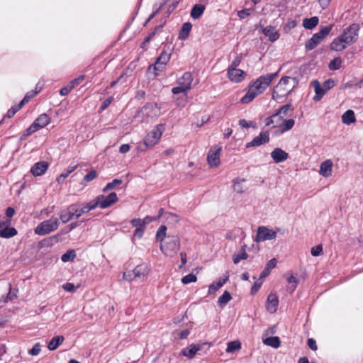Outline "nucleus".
Masks as SVG:
<instances>
[{
    "instance_id": "obj_1",
    "label": "nucleus",
    "mask_w": 363,
    "mask_h": 363,
    "mask_svg": "<svg viewBox=\"0 0 363 363\" xmlns=\"http://www.w3.org/2000/svg\"><path fill=\"white\" fill-rule=\"evenodd\" d=\"M297 84L298 82L296 78L290 77H282L274 87L272 99L279 101L285 98L297 86Z\"/></svg>"
},
{
    "instance_id": "obj_2",
    "label": "nucleus",
    "mask_w": 363,
    "mask_h": 363,
    "mask_svg": "<svg viewBox=\"0 0 363 363\" xmlns=\"http://www.w3.org/2000/svg\"><path fill=\"white\" fill-rule=\"evenodd\" d=\"M164 125L159 124L156 125L144 138L143 143L139 145V148L145 151L146 148L153 147L160 140L163 132L164 131Z\"/></svg>"
},
{
    "instance_id": "obj_3",
    "label": "nucleus",
    "mask_w": 363,
    "mask_h": 363,
    "mask_svg": "<svg viewBox=\"0 0 363 363\" xmlns=\"http://www.w3.org/2000/svg\"><path fill=\"white\" fill-rule=\"evenodd\" d=\"M289 110H294L291 104H288L282 106L274 114L266 118L265 125L267 126L272 125V128H280Z\"/></svg>"
},
{
    "instance_id": "obj_4",
    "label": "nucleus",
    "mask_w": 363,
    "mask_h": 363,
    "mask_svg": "<svg viewBox=\"0 0 363 363\" xmlns=\"http://www.w3.org/2000/svg\"><path fill=\"white\" fill-rule=\"evenodd\" d=\"M180 248V239L178 236H169L164 243L160 245V250L166 255L174 257Z\"/></svg>"
},
{
    "instance_id": "obj_5",
    "label": "nucleus",
    "mask_w": 363,
    "mask_h": 363,
    "mask_svg": "<svg viewBox=\"0 0 363 363\" xmlns=\"http://www.w3.org/2000/svg\"><path fill=\"white\" fill-rule=\"evenodd\" d=\"M333 27V24L322 27L318 33L313 34V36L306 42V50L309 51L314 49L330 33Z\"/></svg>"
},
{
    "instance_id": "obj_6",
    "label": "nucleus",
    "mask_w": 363,
    "mask_h": 363,
    "mask_svg": "<svg viewBox=\"0 0 363 363\" xmlns=\"http://www.w3.org/2000/svg\"><path fill=\"white\" fill-rule=\"evenodd\" d=\"M60 225L59 219L57 217H52L48 220L40 223L35 229V234L45 235L57 229Z\"/></svg>"
},
{
    "instance_id": "obj_7",
    "label": "nucleus",
    "mask_w": 363,
    "mask_h": 363,
    "mask_svg": "<svg viewBox=\"0 0 363 363\" xmlns=\"http://www.w3.org/2000/svg\"><path fill=\"white\" fill-rule=\"evenodd\" d=\"M277 75V73H271L260 76L250 87L259 95L265 91Z\"/></svg>"
},
{
    "instance_id": "obj_8",
    "label": "nucleus",
    "mask_w": 363,
    "mask_h": 363,
    "mask_svg": "<svg viewBox=\"0 0 363 363\" xmlns=\"http://www.w3.org/2000/svg\"><path fill=\"white\" fill-rule=\"evenodd\" d=\"M358 31L359 26L354 23L345 28L340 35L344 39V43L350 46L357 41L358 37Z\"/></svg>"
},
{
    "instance_id": "obj_9",
    "label": "nucleus",
    "mask_w": 363,
    "mask_h": 363,
    "mask_svg": "<svg viewBox=\"0 0 363 363\" xmlns=\"http://www.w3.org/2000/svg\"><path fill=\"white\" fill-rule=\"evenodd\" d=\"M222 147L220 145H216L212 147L207 155V162L211 167H218L220 164V155Z\"/></svg>"
},
{
    "instance_id": "obj_10",
    "label": "nucleus",
    "mask_w": 363,
    "mask_h": 363,
    "mask_svg": "<svg viewBox=\"0 0 363 363\" xmlns=\"http://www.w3.org/2000/svg\"><path fill=\"white\" fill-rule=\"evenodd\" d=\"M277 238V232L265 226L257 228L255 241L257 242L274 240Z\"/></svg>"
},
{
    "instance_id": "obj_11",
    "label": "nucleus",
    "mask_w": 363,
    "mask_h": 363,
    "mask_svg": "<svg viewBox=\"0 0 363 363\" xmlns=\"http://www.w3.org/2000/svg\"><path fill=\"white\" fill-rule=\"evenodd\" d=\"M245 76V72L242 69L228 68V77L232 82H241L242 80H244Z\"/></svg>"
},
{
    "instance_id": "obj_12",
    "label": "nucleus",
    "mask_w": 363,
    "mask_h": 363,
    "mask_svg": "<svg viewBox=\"0 0 363 363\" xmlns=\"http://www.w3.org/2000/svg\"><path fill=\"white\" fill-rule=\"evenodd\" d=\"M160 107L157 104H150L145 106L141 111L149 118H157L161 114Z\"/></svg>"
},
{
    "instance_id": "obj_13",
    "label": "nucleus",
    "mask_w": 363,
    "mask_h": 363,
    "mask_svg": "<svg viewBox=\"0 0 363 363\" xmlns=\"http://www.w3.org/2000/svg\"><path fill=\"white\" fill-rule=\"evenodd\" d=\"M100 202V208H106L118 201V196L115 192L109 194L108 196L100 195L98 196Z\"/></svg>"
},
{
    "instance_id": "obj_14",
    "label": "nucleus",
    "mask_w": 363,
    "mask_h": 363,
    "mask_svg": "<svg viewBox=\"0 0 363 363\" xmlns=\"http://www.w3.org/2000/svg\"><path fill=\"white\" fill-rule=\"evenodd\" d=\"M150 269L145 264L138 265L133 270L134 278L140 281H144L148 276Z\"/></svg>"
},
{
    "instance_id": "obj_15",
    "label": "nucleus",
    "mask_w": 363,
    "mask_h": 363,
    "mask_svg": "<svg viewBox=\"0 0 363 363\" xmlns=\"http://www.w3.org/2000/svg\"><path fill=\"white\" fill-rule=\"evenodd\" d=\"M269 140V133L262 132L258 136L255 137L251 142L247 143L246 147H257L268 143Z\"/></svg>"
},
{
    "instance_id": "obj_16",
    "label": "nucleus",
    "mask_w": 363,
    "mask_h": 363,
    "mask_svg": "<svg viewBox=\"0 0 363 363\" xmlns=\"http://www.w3.org/2000/svg\"><path fill=\"white\" fill-rule=\"evenodd\" d=\"M171 55L165 51H163L158 57L154 67L155 70L162 71L164 66L170 60Z\"/></svg>"
},
{
    "instance_id": "obj_17",
    "label": "nucleus",
    "mask_w": 363,
    "mask_h": 363,
    "mask_svg": "<svg viewBox=\"0 0 363 363\" xmlns=\"http://www.w3.org/2000/svg\"><path fill=\"white\" fill-rule=\"evenodd\" d=\"M279 304L278 296L274 294H270L267 300L266 308L271 313H274L277 311Z\"/></svg>"
},
{
    "instance_id": "obj_18",
    "label": "nucleus",
    "mask_w": 363,
    "mask_h": 363,
    "mask_svg": "<svg viewBox=\"0 0 363 363\" xmlns=\"http://www.w3.org/2000/svg\"><path fill=\"white\" fill-rule=\"evenodd\" d=\"M48 166L45 161L38 162L32 167L30 172L35 177L41 176L47 171Z\"/></svg>"
},
{
    "instance_id": "obj_19",
    "label": "nucleus",
    "mask_w": 363,
    "mask_h": 363,
    "mask_svg": "<svg viewBox=\"0 0 363 363\" xmlns=\"http://www.w3.org/2000/svg\"><path fill=\"white\" fill-rule=\"evenodd\" d=\"M193 82V77L190 72H187L177 79V85L182 86V87L189 90L191 87V83Z\"/></svg>"
},
{
    "instance_id": "obj_20",
    "label": "nucleus",
    "mask_w": 363,
    "mask_h": 363,
    "mask_svg": "<svg viewBox=\"0 0 363 363\" xmlns=\"http://www.w3.org/2000/svg\"><path fill=\"white\" fill-rule=\"evenodd\" d=\"M201 349L199 345L191 344L188 347L183 349L180 352V355L186 357L189 359H193L198 351Z\"/></svg>"
},
{
    "instance_id": "obj_21",
    "label": "nucleus",
    "mask_w": 363,
    "mask_h": 363,
    "mask_svg": "<svg viewBox=\"0 0 363 363\" xmlns=\"http://www.w3.org/2000/svg\"><path fill=\"white\" fill-rule=\"evenodd\" d=\"M333 164L330 160L323 162L320 166L319 173L324 177H329L332 174Z\"/></svg>"
},
{
    "instance_id": "obj_22",
    "label": "nucleus",
    "mask_w": 363,
    "mask_h": 363,
    "mask_svg": "<svg viewBox=\"0 0 363 363\" xmlns=\"http://www.w3.org/2000/svg\"><path fill=\"white\" fill-rule=\"evenodd\" d=\"M344 39L340 35L338 37L335 38L330 44V49L332 50L340 52L344 50L349 45L345 44Z\"/></svg>"
},
{
    "instance_id": "obj_23",
    "label": "nucleus",
    "mask_w": 363,
    "mask_h": 363,
    "mask_svg": "<svg viewBox=\"0 0 363 363\" xmlns=\"http://www.w3.org/2000/svg\"><path fill=\"white\" fill-rule=\"evenodd\" d=\"M271 157L276 163H279L287 160L288 154L284 150L277 147L271 152Z\"/></svg>"
},
{
    "instance_id": "obj_24",
    "label": "nucleus",
    "mask_w": 363,
    "mask_h": 363,
    "mask_svg": "<svg viewBox=\"0 0 363 363\" xmlns=\"http://www.w3.org/2000/svg\"><path fill=\"white\" fill-rule=\"evenodd\" d=\"M59 216L60 220L63 223H67L72 219L74 218L72 205H69L67 208L62 210L60 212Z\"/></svg>"
},
{
    "instance_id": "obj_25",
    "label": "nucleus",
    "mask_w": 363,
    "mask_h": 363,
    "mask_svg": "<svg viewBox=\"0 0 363 363\" xmlns=\"http://www.w3.org/2000/svg\"><path fill=\"white\" fill-rule=\"evenodd\" d=\"M262 33L269 38L271 42L276 41L279 38V33L273 26H269L262 28Z\"/></svg>"
},
{
    "instance_id": "obj_26",
    "label": "nucleus",
    "mask_w": 363,
    "mask_h": 363,
    "mask_svg": "<svg viewBox=\"0 0 363 363\" xmlns=\"http://www.w3.org/2000/svg\"><path fill=\"white\" fill-rule=\"evenodd\" d=\"M50 122V118L45 113H43L40 115L35 121L33 123V124L38 129H41L45 127Z\"/></svg>"
},
{
    "instance_id": "obj_27",
    "label": "nucleus",
    "mask_w": 363,
    "mask_h": 363,
    "mask_svg": "<svg viewBox=\"0 0 363 363\" xmlns=\"http://www.w3.org/2000/svg\"><path fill=\"white\" fill-rule=\"evenodd\" d=\"M312 84L315 92V95L313 97V100L315 101H318L325 94L326 91L325 90L323 86H321L319 82L313 81Z\"/></svg>"
},
{
    "instance_id": "obj_28",
    "label": "nucleus",
    "mask_w": 363,
    "mask_h": 363,
    "mask_svg": "<svg viewBox=\"0 0 363 363\" xmlns=\"http://www.w3.org/2000/svg\"><path fill=\"white\" fill-rule=\"evenodd\" d=\"M229 276L226 275L220 278L217 282L212 283L208 287V294H212L221 288L228 280Z\"/></svg>"
},
{
    "instance_id": "obj_29",
    "label": "nucleus",
    "mask_w": 363,
    "mask_h": 363,
    "mask_svg": "<svg viewBox=\"0 0 363 363\" xmlns=\"http://www.w3.org/2000/svg\"><path fill=\"white\" fill-rule=\"evenodd\" d=\"M245 181L246 180L245 179H235L233 180L234 191L238 194L244 193L247 189V187L245 184Z\"/></svg>"
},
{
    "instance_id": "obj_30",
    "label": "nucleus",
    "mask_w": 363,
    "mask_h": 363,
    "mask_svg": "<svg viewBox=\"0 0 363 363\" xmlns=\"http://www.w3.org/2000/svg\"><path fill=\"white\" fill-rule=\"evenodd\" d=\"M192 25L189 22L184 23L179 31V38L182 40H185L189 38Z\"/></svg>"
},
{
    "instance_id": "obj_31",
    "label": "nucleus",
    "mask_w": 363,
    "mask_h": 363,
    "mask_svg": "<svg viewBox=\"0 0 363 363\" xmlns=\"http://www.w3.org/2000/svg\"><path fill=\"white\" fill-rule=\"evenodd\" d=\"M9 225H4L3 228L0 229V237L10 238L17 234V230L14 228H9Z\"/></svg>"
},
{
    "instance_id": "obj_32",
    "label": "nucleus",
    "mask_w": 363,
    "mask_h": 363,
    "mask_svg": "<svg viewBox=\"0 0 363 363\" xmlns=\"http://www.w3.org/2000/svg\"><path fill=\"white\" fill-rule=\"evenodd\" d=\"M245 247L246 245H243L240 251L236 254H234V255L233 256V261L234 264H237L241 260L247 259L248 255L245 251Z\"/></svg>"
},
{
    "instance_id": "obj_33",
    "label": "nucleus",
    "mask_w": 363,
    "mask_h": 363,
    "mask_svg": "<svg viewBox=\"0 0 363 363\" xmlns=\"http://www.w3.org/2000/svg\"><path fill=\"white\" fill-rule=\"evenodd\" d=\"M319 19L317 16H313L310 18H304L303 20V26L306 29L311 30L318 24Z\"/></svg>"
},
{
    "instance_id": "obj_34",
    "label": "nucleus",
    "mask_w": 363,
    "mask_h": 363,
    "mask_svg": "<svg viewBox=\"0 0 363 363\" xmlns=\"http://www.w3.org/2000/svg\"><path fill=\"white\" fill-rule=\"evenodd\" d=\"M64 341V337L62 335L53 337L48 343V347L50 350H56Z\"/></svg>"
},
{
    "instance_id": "obj_35",
    "label": "nucleus",
    "mask_w": 363,
    "mask_h": 363,
    "mask_svg": "<svg viewBox=\"0 0 363 363\" xmlns=\"http://www.w3.org/2000/svg\"><path fill=\"white\" fill-rule=\"evenodd\" d=\"M263 343L273 348H278L281 345V341L279 337L273 336L263 339Z\"/></svg>"
},
{
    "instance_id": "obj_36",
    "label": "nucleus",
    "mask_w": 363,
    "mask_h": 363,
    "mask_svg": "<svg viewBox=\"0 0 363 363\" xmlns=\"http://www.w3.org/2000/svg\"><path fill=\"white\" fill-rule=\"evenodd\" d=\"M356 121L354 113L352 110H347L342 116V121L343 123L346 125H350L351 123H354Z\"/></svg>"
},
{
    "instance_id": "obj_37",
    "label": "nucleus",
    "mask_w": 363,
    "mask_h": 363,
    "mask_svg": "<svg viewBox=\"0 0 363 363\" xmlns=\"http://www.w3.org/2000/svg\"><path fill=\"white\" fill-rule=\"evenodd\" d=\"M204 9V6L201 4L194 5L191 11V18L194 19L199 18L203 14Z\"/></svg>"
},
{
    "instance_id": "obj_38",
    "label": "nucleus",
    "mask_w": 363,
    "mask_h": 363,
    "mask_svg": "<svg viewBox=\"0 0 363 363\" xmlns=\"http://www.w3.org/2000/svg\"><path fill=\"white\" fill-rule=\"evenodd\" d=\"M258 94L250 87L247 93L241 99L242 104H248L252 101Z\"/></svg>"
},
{
    "instance_id": "obj_39",
    "label": "nucleus",
    "mask_w": 363,
    "mask_h": 363,
    "mask_svg": "<svg viewBox=\"0 0 363 363\" xmlns=\"http://www.w3.org/2000/svg\"><path fill=\"white\" fill-rule=\"evenodd\" d=\"M232 297L230 294L225 291L223 294L222 296H220L218 299V304L221 307L223 308L230 300Z\"/></svg>"
},
{
    "instance_id": "obj_40",
    "label": "nucleus",
    "mask_w": 363,
    "mask_h": 363,
    "mask_svg": "<svg viewBox=\"0 0 363 363\" xmlns=\"http://www.w3.org/2000/svg\"><path fill=\"white\" fill-rule=\"evenodd\" d=\"M295 124V121L294 119H288V120H284L282 122L279 130L281 133L286 132L289 130H291Z\"/></svg>"
},
{
    "instance_id": "obj_41",
    "label": "nucleus",
    "mask_w": 363,
    "mask_h": 363,
    "mask_svg": "<svg viewBox=\"0 0 363 363\" xmlns=\"http://www.w3.org/2000/svg\"><path fill=\"white\" fill-rule=\"evenodd\" d=\"M241 348V343L239 341H231L228 343L226 352L232 353Z\"/></svg>"
},
{
    "instance_id": "obj_42",
    "label": "nucleus",
    "mask_w": 363,
    "mask_h": 363,
    "mask_svg": "<svg viewBox=\"0 0 363 363\" xmlns=\"http://www.w3.org/2000/svg\"><path fill=\"white\" fill-rule=\"evenodd\" d=\"M122 184L121 179H115L111 182L108 183L106 186L104 188L103 191L106 192L109 190L115 189L116 186L121 185Z\"/></svg>"
},
{
    "instance_id": "obj_43",
    "label": "nucleus",
    "mask_w": 363,
    "mask_h": 363,
    "mask_svg": "<svg viewBox=\"0 0 363 363\" xmlns=\"http://www.w3.org/2000/svg\"><path fill=\"white\" fill-rule=\"evenodd\" d=\"M76 257V253L74 250H69L61 257V260L63 262L72 261Z\"/></svg>"
},
{
    "instance_id": "obj_44",
    "label": "nucleus",
    "mask_w": 363,
    "mask_h": 363,
    "mask_svg": "<svg viewBox=\"0 0 363 363\" xmlns=\"http://www.w3.org/2000/svg\"><path fill=\"white\" fill-rule=\"evenodd\" d=\"M342 60L340 57H335L329 63V68L330 70H337L340 68Z\"/></svg>"
},
{
    "instance_id": "obj_45",
    "label": "nucleus",
    "mask_w": 363,
    "mask_h": 363,
    "mask_svg": "<svg viewBox=\"0 0 363 363\" xmlns=\"http://www.w3.org/2000/svg\"><path fill=\"white\" fill-rule=\"evenodd\" d=\"M287 281L289 284H291L292 285L289 287L288 290L290 291L291 293H292L296 288L297 284H298V279L294 274H291L287 277Z\"/></svg>"
},
{
    "instance_id": "obj_46",
    "label": "nucleus",
    "mask_w": 363,
    "mask_h": 363,
    "mask_svg": "<svg viewBox=\"0 0 363 363\" xmlns=\"http://www.w3.org/2000/svg\"><path fill=\"white\" fill-rule=\"evenodd\" d=\"M167 227L165 225H161L157 231L156 238L160 241H163L166 237Z\"/></svg>"
},
{
    "instance_id": "obj_47",
    "label": "nucleus",
    "mask_w": 363,
    "mask_h": 363,
    "mask_svg": "<svg viewBox=\"0 0 363 363\" xmlns=\"http://www.w3.org/2000/svg\"><path fill=\"white\" fill-rule=\"evenodd\" d=\"M197 280V277L194 274H189L188 275L184 276L182 279V282L184 284H187L192 282H196Z\"/></svg>"
},
{
    "instance_id": "obj_48",
    "label": "nucleus",
    "mask_w": 363,
    "mask_h": 363,
    "mask_svg": "<svg viewBox=\"0 0 363 363\" xmlns=\"http://www.w3.org/2000/svg\"><path fill=\"white\" fill-rule=\"evenodd\" d=\"M172 91L174 94H183L184 98H186L187 91L189 90L182 87V86L177 85V86L174 87Z\"/></svg>"
},
{
    "instance_id": "obj_49",
    "label": "nucleus",
    "mask_w": 363,
    "mask_h": 363,
    "mask_svg": "<svg viewBox=\"0 0 363 363\" xmlns=\"http://www.w3.org/2000/svg\"><path fill=\"white\" fill-rule=\"evenodd\" d=\"M166 216L167 220H169V222L177 223L180 220V218L179 217V216L174 214L172 213H167Z\"/></svg>"
},
{
    "instance_id": "obj_50",
    "label": "nucleus",
    "mask_w": 363,
    "mask_h": 363,
    "mask_svg": "<svg viewBox=\"0 0 363 363\" xmlns=\"http://www.w3.org/2000/svg\"><path fill=\"white\" fill-rule=\"evenodd\" d=\"M86 206L89 208V211L96 208L98 206H100V202L98 196L96 198L95 200L86 203Z\"/></svg>"
},
{
    "instance_id": "obj_51",
    "label": "nucleus",
    "mask_w": 363,
    "mask_h": 363,
    "mask_svg": "<svg viewBox=\"0 0 363 363\" xmlns=\"http://www.w3.org/2000/svg\"><path fill=\"white\" fill-rule=\"evenodd\" d=\"M38 130V129L35 128V126L32 123L29 128H28L26 131L23 133V134L22 135V138H26L31 134H33V133L36 132Z\"/></svg>"
},
{
    "instance_id": "obj_52",
    "label": "nucleus",
    "mask_w": 363,
    "mask_h": 363,
    "mask_svg": "<svg viewBox=\"0 0 363 363\" xmlns=\"http://www.w3.org/2000/svg\"><path fill=\"white\" fill-rule=\"evenodd\" d=\"M322 251H323L322 246L320 245H316V246L312 247L311 252L313 256L316 257V256L320 255L321 254Z\"/></svg>"
},
{
    "instance_id": "obj_53",
    "label": "nucleus",
    "mask_w": 363,
    "mask_h": 363,
    "mask_svg": "<svg viewBox=\"0 0 363 363\" xmlns=\"http://www.w3.org/2000/svg\"><path fill=\"white\" fill-rule=\"evenodd\" d=\"M40 352V345L39 343H36L31 350L28 351L29 354L30 355H38Z\"/></svg>"
},
{
    "instance_id": "obj_54",
    "label": "nucleus",
    "mask_w": 363,
    "mask_h": 363,
    "mask_svg": "<svg viewBox=\"0 0 363 363\" xmlns=\"http://www.w3.org/2000/svg\"><path fill=\"white\" fill-rule=\"evenodd\" d=\"M131 224L137 228H144V221L140 218H134L131 220Z\"/></svg>"
},
{
    "instance_id": "obj_55",
    "label": "nucleus",
    "mask_w": 363,
    "mask_h": 363,
    "mask_svg": "<svg viewBox=\"0 0 363 363\" xmlns=\"http://www.w3.org/2000/svg\"><path fill=\"white\" fill-rule=\"evenodd\" d=\"M296 26V23L294 20L289 21L284 26V30L285 32H289L291 28H294Z\"/></svg>"
},
{
    "instance_id": "obj_56",
    "label": "nucleus",
    "mask_w": 363,
    "mask_h": 363,
    "mask_svg": "<svg viewBox=\"0 0 363 363\" xmlns=\"http://www.w3.org/2000/svg\"><path fill=\"white\" fill-rule=\"evenodd\" d=\"M335 86V82L333 79H328L324 82L323 86L327 91Z\"/></svg>"
},
{
    "instance_id": "obj_57",
    "label": "nucleus",
    "mask_w": 363,
    "mask_h": 363,
    "mask_svg": "<svg viewBox=\"0 0 363 363\" xmlns=\"http://www.w3.org/2000/svg\"><path fill=\"white\" fill-rule=\"evenodd\" d=\"M37 93L35 92L33 94H32L31 96H29L28 94H26L25 96V97L21 100V101L20 102V104L16 106L17 107H20V109L26 104L29 101L31 97H33V96H35Z\"/></svg>"
},
{
    "instance_id": "obj_58",
    "label": "nucleus",
    "mask_w": 363,
    "mask_h": 363,
    "mask_svg": "<svg viewBox=\"0 0 363 363\" xmlns=\"http://www.w3.org/2000/svg\"><path fill=\"white\" fill-rule=\"evenodd\" d=\"M123 279L128 281H132L135 279V278H134L133 271L124 272L123 275Z\"/></svg>"
},
{
    "instance_id": "obj_59",
    "label": "nucleus",
    "mask_w": 363,
    "mask_h": 363,
    "mask_svg": "<svg viewBox=\"0 0 363 363\" xmlns=\"http://www.w3.org/2000/svg\"><path fill=\"white\" fill-rule=\"evenodd\" d=\"M96 177V172L95 171H91L84 176V180L86 182H89L93 180Z\"/></svg>"
},
{
    "instance_id": "obj_60",
    "label": "nucleus",
    "mask_w": 363,
    "mask_h": 363,
    "mask_svg": "<svg viewBox=\"0 0 363 363\" xmlns=\"http://www.w3.org/2000/svg\"><path fill=\"white\" fill-rule=\"evenodd\" d=\"M63 289L68 292H74L77 287L72 283H66L62 286Z\"/></svg>"
},
{
    "instance_id": "obj_61",
    "label": "nucleus",
    "mask_w": 363,
    "mask_h": 363,
    "mask_svg": "<svg viewBox=\"0 0 363 363\" xmlns=\"http://www.w3.org/2000/svg\"><path fill=\"white\" fill-rule=\"evenodd\" d=\"M251 12H250V9H243V10H241V11H239L238 12V16L243 19V18H245L246 17L249 16L250 15Z\"/></svg>"
},
{
    "instance_id": "obj_62",
    "label": "nucleus",
    "mask_w": 363,
    "mask_h": 363,
    "mask_svg": "<svg viewBox=\"0 0 363 363\" xmlns=\"http://www.w3.org/2000/svg\"><path fill=\"white\" fill-rule=\"evenodd\" d=\"M20 110V107H17L16 106H13V107H11L7 112L6 113V116L8 118H11L13 117L15 113L18 111Z\"/></svg>"
},
{
    "instance_id": "obj_63",
    "label": "nucleus",
    "mask_w": 363,
    "mask_h": 363,
    "mask_svg": "<svg viewBox=\"0 0 363 363\" xmlns=\"http://www.w3.org/2000/svg\"><path fill=\"white\" fill-rule=\"evenodd\" d=\"M72 207L73 208L74 217L75 218H79L82 215L81 209L77 208L76 204H72Z\"/></svg>"
},
{
    "instance_id": "obj_64",
    "label": "nucleus",
    "mask_w": 363,
    "mask_h": 363,
    "mask_svg": "<svg viewBox=\"0 0 363 363\" xmlns=\"http://www.w3.org/2000/svg\"><path fill=\"white\" fill-rule=\"evenodd\" d=\"M277 265V259L273 258L270 259L266 264V268L269 269L270 271L274 269Z\"/></svg>"
}]
</instances>
